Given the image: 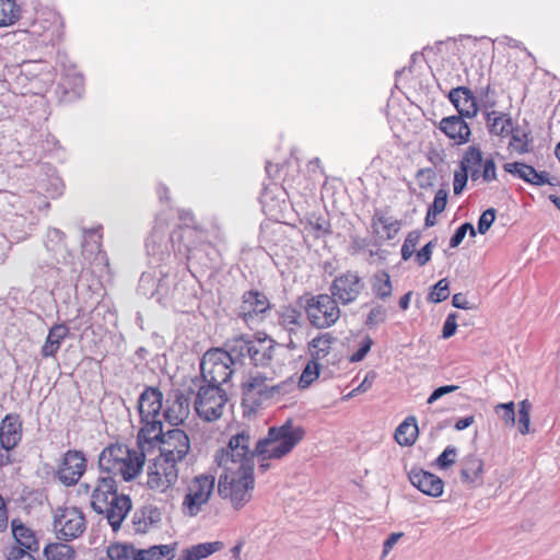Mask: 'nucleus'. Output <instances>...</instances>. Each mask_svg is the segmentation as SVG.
<instances>
[{"instance_id": "a878e982", "label": "nucleus", "mask_w": 560, "mask_h": 560, "mask_svg": "<svg viewBox=\"0 0 560 560\" xmlns=\"http://www.w3.org/2000/svg\"><path fill=\"white\" fill-rule=\"evenodd\" d=\"M121 458H128V446L125 444H112L105 447L98 457L101 475L117 476V466Z\"/></svg>"}, {"instance_id": "f257e3e1", "label": "nucleus", "mask_w": 560, "mask_h": 560, "mask_svg": "<svg viewBox=\"0 0 560 560\" xmlns=\"http://www.w3.org/2000/svg\"><path fill=\"white\" fill-rule=\"evenodd\" d=\"M304 436V428L294 424L292 419H288L279 427L269 428L267 436L259 440L253 451L254 457L258 456L260 459L259 469H268L269 464L265 463L266 460L281 459L290 454Z\"/></svg>"}, {"instance_id": "37998d69", "label": "nucleus", "mask_w": 560, "mask_h": 560, "mask_svg": "<svg viewBox=\"0 0 560 560\" xmlns=\"http://www.w3.org/2000/svg\"><path fill=\"white\" fill-rule=\"evenodd\" d=\"M65 542H51L44 549V555L47 560H73L75 550L72 546Z\"/></svg>"}, {"instance_id": "4d7b16f0", "label": "nucleus", "mask_w": 560, "mask_h": 560, "mask_svg": "<svg viewBox=\"0 0 560 560\" xmlns=\"http://www.w3.org/2000/svg\"><path fill=\"white\" fill-rule=\"evenodd\" d=\"M319 375V365L315 361H311L306 364L304 368L300 380H299V387L300 388H306L308 387Z\"/></svg>"}, {"instance_id": "72a5a7b5", "label": "nucleus", "mask_w": 560, "mask_h": 560, "mask_svg": "<svg viewBox=\"0 0 560 560\" xmlns=\"http://www.w3.org/2000/svg\"><path fill=\"white\" fill-rule=\"evenodd\" d=\"M147 252L150 256L158 257L156 260L164 261L171 257L166 252L167 243L164 231L160 226H155L145 243Z\"/></svg>"}, {"instance_id": "a211bd4d", "label": "nucleus", "mask_w": 560, "mask_h": 560, "mask_svg": "<svg viewBox=\"0 0 560 560\" xmlns=\"http://www.w3.org/2000/svg\"><path fill=\"white\" fill-rule=\"evenodd\" d=\"M190 413V397L180 389L167 394L164 402L163 418L172 425L183 423Z\"/></svg>"}, {"instance_id": "393cba45", "label": "nucleus", "mask_w": 560, "mask_h": 560, "mask_svg": "<svg viewBox=\"0 0 560 560\" xmlns=\"http://www.w3.org/2000/svg\"><path fill=\"white\" fill-rule=\"evenodd\" d=\"M464 118L453 115L444 117L439 124L440 130L456 144H465L470 139V127Z\"/></svg>"}, {"instance_id": "20e7f679", "label": "nucleus", "mask_w": 560, "mask_h": 560, "mask_svg": "<svg viewBox=\"0 0 560 560\" xmlns=\"http://www.w3.org/2000/svg\"><path fill=\"white\" fill-rule=\"evenodd\" d=\"M179 220L183 222L177 230H174L170 241L175 253L183 255L187 260L197 259L203 244L205 232L195 225V219L189 210L179 211Z\"/></svg>"}, {"instance_id": "c03bdc74", "label": "nucleus", "mask_w": 560, "mask_h": 560, "mask_svg": "<svg viewBox=\"0 0 560 560\" xmlns=\"http://www.w3.org/2000/svg\"><path fill=\"white\" fill-rule=\"evenodd\" d=\"M483 463L476 456H468L463 462L460 477L464 482L472 483L482 474Z\"/></svg>"}, {"instance_id": "4be33fe9", "label": "nucleus", "mask_w": 560, "mask_h": 560, "mask_svg": "<svg viewBox=\"0 0 560 560\" xmlns=\"http://www.w3.org/2000/svg\"><path fill=\"white\" fill-rule=\"evenodd\" d=\"M22 420L18 413H8L0 422V445L5 451L15 448L22 440Z\"/></svg>"}, {"instance_id": "58836bf2", "label": "nucleus", "mask_w": 560, "mask_h": 560, "mask_svg": "<svg viewBox=\"0 0 560 560\" xmlns=\"http://www.w3.org/2000/svg\"><path fill=\"white\" fill-rule=\"evenodd\" d=\"M371 288L373 294L377 299L385 301L390 298L393 293V285L389 273L385 270L375 272L371 280Z\"/></svg>"}, {"instance_id": "6ab92c4d", "label": "nucleus", "mask_w": 560, "mask_h": 560, "mask_svg": "<svg viewBox=\"0 0 560 560\" xmlns=\"http://www.w3.org/2000/svg\"><path fill=\"white\" fill-rule=\"evenodd\" d=\"M131 508L132 503L129 495L118 492L113 499L108 500L107 506L95 511V513L106 518L112 529L117 532L131 511Z\"/></svg>"}, {"instance_id": "bf43d9fd", "label": "nucleus", "mask_w": 560, "mask_h": 560, "mask_svg": "<svg viewBox=\"0 0 560 560\" xmlns=\"http://www.w3.org/2000/svg\"><path fill=\"white\" fill-rule=\"evenodd\" d=\"M387 317V311L382 305H376L371 308L370 313L368 314L365 325L368 327L376 326L383 322H385Z\"/></svg>"}, {"instance_id": "0eeeda50", "label": "nucleus", "mask_w": 560, "mask_h": 560, "mask_svg": "<svg viewBox=\"0 0 560 560\" xmlns=\"http://www.w3.org/2000/svg\"><path fill=\"white\" fill-rule=\"evenodd\" d=\"M234 368L224 349H209L200 361L201 382L222 386L231 378Z\"/></svg>"}, {"instance_id": "4c0bfd02", "label": "nucleus", "mask_w": 560, "mask_h": 560, "mask_svg": "<svg viewBox=\"0 0 560 560\" xmlns=\"http://www.w3.org/2000/svg\"><path fill=\"white\" fill-rule=\"evenodd\" d=\"M222 548L221 541L202 542L183 550L178 560H201Z\"/></svg>"}, {"instance_id": "473e14b6", "label": "nucleus", "mask_w": 560, "mask_h": 560, "mask_svg": "<svg viewBox=\"0 0 560 560\" xmlns=\"http://www.w3.org/2000/svg\"><path fill=\"white\" fill-rule=\"evenodd\" d=\"M12 534L16 545L14 547H22L31 551L39 550V542L36 539L35 533L21 523L19 520H13L11 523Z\"/></svg>"}, {"instance_id": "864d4df0", "label": "nucleus", "mask_w": 560, "mask_h": 560, "mask_svg": "<svg viewBox=\"0 0 560 560\" xmlns=\"http://www.w3.org/2000/svg\"><path fill=\"white\" fill-rule=\"evenodd\" d=\"M494 412L504 422L506 427H514L516 423L515 405L513 401L505 404H498L494 407Z\"/></svg>"}, {"instance_id": "f3484780", "label": "nucleus", "mask_w": 560, "mask_h": 560, "mask_svg": "<svg viewBox=\"0 0 560 560\" xmlns=\"http://www.w3.org/2000/svg\"><path fill=\"white\" fill-rule=\"evenodd\" d=\"M364 283L354 271H347L334 279L329 288L330 296L343 305L353 303L361 294Z\"/></svg>"}, {"instance_id": "b1692460", "label": "nucleus", "mask_w": 560, "mask_h": 560, "mask_svg": "<svg viewBox=\"0 0 560 560\" xmlns=\"http://www.w3.org/2000/svg\"><path fill=\"white\" fill-rule=\"evenodd\" d=\"M447 97L457 109V116L465 118H474L477 116L479 106L470 89L466 86L454 88L450 91Z\"/></svg>"}, {"instance_id": "6e6552de", "label": "nucleus", "mask_w": 560, "mask_h": 560, "mask_svg": "<svg viewBox=\"0 0 560 560\" xmlns=\"http://www.w3.org/2000/svg\"><path fill=\"white\" fill-rule=\"evenodd\" d=\"M226 401L228 394L221 386L202 383L196 394L195 410L201 419L215 421L222 416Z\"/></svg>"}, {"instance_id": "c9c22d12", "label": "nucleus", "mask_w": 560, "mask_h": 560, "mask_svg": "<svg viewBox=\"0 0 560 560\" xmlns=\"http://www.w3.org/2000/svg\"><path fill=\"white\" fill-rule=\"evenodd\" d=\"M225 353L232 359L234 366L242 365L246 359L249 360L252 351V339L237 338L226 345Z\"/></svg>"}, {"instance_id": "2f4dec72", "label": "nucleus", "mask_w": 560, "mask_h": 560, "mask_svg": "<svg viewBox=\"0 0 560 560\" xmlns=\"http://www.w3.org/2000/svg\"><path fill=\"white\" fill-rule=\"evenodd\" d=\"M69 331V327L66 324L52 325L49 328L46 340L40 349L42 357H55L59 351L62 341L68 337Z\"/></svg>"}, {"instance_id": "a18cd8bd", "label": "nucleus", "mask_w": 560, "mask_h": 560, "mask_svg": "<svg viewBox=\"0 0 560 560\" xmlns=\"http://www.w3.org/2000/svg\"><path fill=\"white\" fill-rule=\"evenodd\" d=\"M335 340L336 338L329 332L322 334L314 338L310 343L313 359H324L329 353Z\"/></svg>"}, {"instance_id": "9d476101", "label": "nucleus", "mask_w": 560, "mask_h": 560, "mask_svg": "<svg viewBox=\"0 0 560 560\" xmlns=\"http://www.w3.org/2000/svg\"><path fill=\"white\" fill-rule=\"evenodd\" d=\"M52 526L57 539L71 541L82 536L85 532V515L77 506L59 508L55 512Z\"/></svg>"}, {"instance_id": "dca6fc26", "label": "nucleus", "mask_w": 560, "mask_h": 560, "mask_svg": "<svg viewBox=\"0 0 560 560\" xmlns=\"http://www.w3.org/2000/svg\"><path fill=\"white\" fill-rule=\"evenodd\" d=\"M86 470V457L82 451H67L56 471V477L66 487L74 486L79 482Z\"/></svg>"}, {"instance_id": "e433bc0d", "label": "nucleus", "mask_w": 560, "mask_h": 560, "mask_svg": "<svg viewBox=\"0 0 560 560\" xmlns=\"http://www.w3.org/2000/svg\"><path fill=\"white\" fill-rule=\"evenodd\" d=\"M418 438V425L415 417H407L396 429L395 440L401 446L413 445Z\"/></svg>"}, {"instance_id": "6e6d98bb", "label": "nucleus", "mask_w": 560, "mask_h": 560, "mask_svg": "<svg viewBox=\"0 0 560 560\" xmlns=\"http://www.w3.org/2000/svg\"><path fill=\"white\" fill-rule=\"evenodd\" d=\"M450 296L447 279L439 280L431 289L428 300L432 303H441Z\"/></svg>"}, {"instance_id": "ea45409f", "label": "nucleus", "mask_w": 560, "mask_h": 560, "mask_svg": "<svg viewBox=\"0 0 560 560\" xmlns=\"http://www.w3.org/2000/svg\"><path fill=\"white\" fill-rule=\"evenodd\" d=\"M510 136L509 149L512 152H516L521 155L532 152L533 139L529 131L522 130L520 127H514Z\"/></svg>"}, {"instance_id": "49530a36", "label": "nucleus", "mask_w": 560, "mask_h": 560, "mask_svg": "<svg viewBox=\"0 0 560 560\" xmlns=\"http://www.w3.org/2000/svg\"><path fill=\"white\" fill-rule=\"evenodd\" d=\"M158 277L159 270L144 271L139 280L138 292L147 298H155L158 295Z\"/></svg>"}, {"instance_id": "8fccbe9b", "label": "nucleus", "mask_w": 560, "mask_h": 560, "mask_svg": "<svg viewBox=\"0 0 560 560\" xmlns=\"http://www.w3.org/2000/svg\"><path fill=\"white\" fill-rule=\"evenodd\" d=\"M483 161L482 152L479 148L471 145L465 151L463 159L459 162V167L469 173V170L480 167Z\"/></svg>"}, {"instance_id": "c85d7f7f", "label": "nucleus", "mask_w": 560, "mask_h": 560, "mask_svg": "<svg viewBox=\"0 0 560 560\" xmlns=\"http://www.w3.org/2000/svg\"><path fill=\"white\" fill-rule=\"evenodd\" d=\"M8 206L11 210L7 212H20V213H36V210H40L43 206H48L40 195L31 192L27 196H19L15 194H5L3 196Z\"/></svg>"}, {"instance_id": "412c9836", "label": "nucleus", "mask_w": 560, "mask_h": 560, "mask_svg": "<svg viewBox=\"0 0 560 560\" xmlns=\"http://www.w3.org/2000/svg\"><path fill=\"white\" fill-rule=\"evenodd\" d=\"M408 477L411 485L422 493L433 498L443 494L444 481L436 475L423 469L412 468Z\"/></svg>"}, {"instance_id": "774afa93", "label": "nucleus", "mask_w": 560, "mask_h": 560, "mask_svg": "<svg viewBox=\"0 0 560 560\" xmlns=\"http://www.w3.org/2000/svg\"><path fill=\"white\" fill-rule=\"evenodd\" d=\"M35 552L22 547H11L8 550L7 560H36L34 557Z\"/></svg>"}, {"instance_id": "f03ea898", "label": "nucleus", "mask_w": 560, "mask_h": 560, "mask_svg": "<svg viewBox=\"0 0 560 560\" xmlns=\"http://www.w3.org/2000/svg\"><path fill=\"white\" fill-rule=\"evenodd\" d=\"M162 408L164 409L162 392L155 387H145L138 399L141 428L137 442L143 450H150L152 442L161 435Z\"/></svg>"}, {"instance_id": "7c9ffc66", "label": "nucleus", "mask_w": 560, "mask_h": 560, "mask_svg": "<svg viewBox=\"0 0 560 560\" xmlns=\"http://www.w3.org/2000/svg\"><path fill=\"white\" fill-rule=\"evenodd\" d=\"M275 341L265 336L252 339V351L249 361L255 366H266L273 357Z\"/></svg>"}, {"instance_id": "39448f33", "label": "nucleus", "mask_w": 560, "mask_h": 560, "mask_svg": "<svg viewBox=\"0 0 560 560\" xmlns=\"http://www.w3.org/2000/svg\"><path fill=\"white\" fill-rule=\"evenodd\" d=\"M254 488V470L221 474L219 477V494L222 499L229 500L235 510L242 509L252 500Z\"/></svg>"}, {"instance_id": "a19ab883", "label": "nucleus", "mask_w": 560, "mask_h": 560, "mask_svg": "<svg viewBox=\"0 0 560 560\" xmlns=\"http://www.w3.org/2000/svg\"><path fill=\"white\" fill-rule=\"evenodd\" d=\"M302 314L295 307L285 306L278 312V323L289 334L295 332L301 327Z\"/></svg>"}, {"instance_id": "ddd939ff", "label": "nucleus", "mask_w": 560, "mask_h": 560, "mask_svg": "<svg viewBox=\"0 0 560 560\" xmlns=\"http://www.w3.org/2000/svg\"><path fill=\"white\" fill-rule=\"evenodd\" d=\"M178 472L177 464L158 455L149 465L147 485L155 492L166 493L176 485Z\"/></svg>"}, {"instance_id": "3c124183", "label": "nucleus", "mask_w": 560, "mask_h": 560, "mask_svg": "<svg viewBox=\"0 0 560 560\" xmlns=\"http://www.w3.org/2000/svg\"><path fill=\"white\" fill-rule=\"evenodd\" d=\"M155 513L156 511L153 509L136 511L132 517L136 530L141 533L147 532L149 526L154 523L153 514Z\"/></svg>"}, {"instance_id": "de8ad7c7", "label": "nucleus", "mask_w": 560, "mask_h": 560, "mask_svg": "<svg viewBox=\"0 0 560 560\" xmlns=\"http://www.w3.org/2000/svg\"><path fill=\"white\" fill-rule=\"evenodd\" d=\"M138 549L130 544H114L107 549V558L101 560H136Z\"/></svg>"}, {"instance_id": "5fc2aeb1", "label": "nucleus", "mask_w": 560, "mask_h": 560, "mask_svg": "<svg viewBox=\"0 0 560 560\" xmlns=\"http://www.w3.org/2000/svg\"><path fill=\"white\" fill-rule=\"evenodd\" d=\"M480 102H481V108L482 114L491 110H495L494 107L497 106V97H495V91L491 88L490 84L480 88L477 91Z\"/></svg>"}, {"instance_id": "09e8293b", "label": "nucleus", "mask_w": 560, "mask_h": 560, "mask_svg": "<svg viewBox=\"0 0 560 560\" xmlns=\"http://www.w3.org/2000/svg\"><path fill=\"white\" fill-rule=\"evenodd\" d=\"M20 18V7L15 0H0V26L13 24Z\"/></svg>"}, {"instance_id": "5701e85b", "label": "nucleus", "mask_w": 560, "mask_h": 560, "mask_svg": "<svg viewBox=\"0 0 560 560\" xmlns=\"http://www.w3.org/2000/svg\"><path fill=\"white\" fill-rule=\"evenodd\" d=\"M182 283L177 280V276L172 272L171 268L161 267L158 277V295L159 303H167L182 298Z\"/></svg>"}, {"instance_id": "1a4fd4ad", "label": "nucleus", "mask_w": 560, "mask_h": 560, "mask_svg": "<svg viewBox=\"0 0 560 560\" xmlns=\"http://www.w3.org/2000/svg\"><path fill=\"white\" fill-rule=\"evenodd\" d=\"M215 479L212 475L201 474L194 477L187 485L182 502V511L186 516H197L202 506L209 502L214 490Z\"/></svg>"}, {"instance_id": "338daca9", "label": "nucleus", "mask_w": 560, "mask_h": 560, "mask_svg": "<svg viewBox=\"0 0 560 560\" xmlns=\"http://www.w3.org/2000/svg\"><path fill=\"white\" fill-rule=\"evenodd\" d=\"M372 345H373L372 338L370 336H365L360 341L358 350L351 354L350 361L351 362L362 361L365 358V355L369 353V351L371 350Z\"/></svg>"}, {"instance_id": "69168bd1", "label": "nucleus", "mask_w": 560, "mask_h": 560, "mask_svg": "<svg viewBox=\"0 0 560 560\" xmlns=\"http://www.w3.org/2000/svg\"><path fill=\"white\" fill-rule=\"evenodd\" d=\"M65 234L59 229L52 228L47 231L46 246L50 250H56L63 243Z\"/></svg>"}, {"instance_id": "aec40b11", "label": "nucleus", "mask_w": 560, "mask_h": 560, "mask_svg": "<svg viewBox=\"0 0 560 560\" xmlns=\"http://www.w3.org/2000/svg\"><path fill=\"white\" fill-rule=\"evenodd\" d=\"M5 215L4 229L14 242L26 240L37 222L36 213L7 212Z\"/></svg>"}, {"instance_id": "4468645a", "label": "nucleus", "mask_w": 560, "mask_h": 560, "mask_svg": "<svg viewBox=\"0 0 560 560\" xmlns=\"http://www.w3.org/2000/svg\"><path fill=\"white\" fill-rule=\"evenodd\" d=\"M79 493L90 497V506L95 512L107 506L108 500L118 493V486L113 476L100 474L94 480L80 483Z\"/></svg>"}, {"instance_id": "603ef678", "label": "nucleus", "mask_w": 560, "mask_h": 560, "mask_svg": "<svg viewBox=\"0 0 560 560\" xmlns=\"http://www.w3.org/2000/svg\"><path fill=\"white\" fill-rule=\"evenodd\" d=\"M532 405L527 399L518 404L517 424L521 434L525 435L529 432Z\"/></svg>"}, {"instance_id": "680f3d73", "label": "nucleus", "mask_w": 560, "mask_h": 560, "mask_svg": "<svg viewBox=\"0 0 560 560\" xmlns=\"http://www.w3.org/2000/svg\"><path fill=\"white\" fill-rule=\"evenodd\" d=\"M435 177V171L431 167L420 168L416 174V178L418 179L420 188L432 187Z\"/></svg>"}, {"instance_id": "423d86ee", "label": "nucleus", "mask_w": 560, "mask_h": 560, "mask_svg": "<svg viewBox=\"0 0 560 560\" xmlns=\"http://www.w3.org/2000/svg\"><path fill=\"white\" fill-rule=\"evenodd\" d=\"M293 387L292 381L273 384L271 378L257 372L250 374L242 384L243 401L252 407H258L265 400L288 394Z\"/></svg>"}, {"instance_id": "e2e57ef3", "label": "nucleus", "mask_w": 560, "mask_h": 560, "mask_svg": "<svg viewBox=\"0 0 560 560\" xmlns=\"http://www.w3.org/2000/svg\"><path fill=\"white\" fill-rule=\"evenodd\" d=\"M457 451L454 446L448 445L436 458L440 468L445 469L455 463Z\"/></svg>"}, {"instance_id": "052dcab7", "label": "nucleus", "mask_w": 560, "mask_h": 560, "mask_svg": "<svg viewBox=\"0 0 560 560\" xmlns=\"http://www.w3.org/2000/svg\"><path fill=\"white\" fill-rule=\"evenodd\" d=\"M495 214H497V211L494 208H489L481 213V215L479 217V220H478V225H477L478 232L480 234H486L489 231V229L491 228V225L493 224V222L495 220Z\"/></svg>"}, {"instance_id": "cd10ccee", "label": "nucleus", "mask_w": 560, "mask_h": 560, "mask_svg": "<svg viewBox=\"0 0 560 560\" xmlns=\"http://www.w3.org/2000/svg\"><path fill=\"white\" fill-rule=\"evenodd\" d=\"M503 168L505 172L517 176L528 184L535 186H544L547 184L552 185L547 172H537L532 165L521 162H512L504 164Z\"/></svg>"}, {"instance_id": "0e129e2a", "label": "nucleus", "mask_w": 560, "mask_h": 560, "mask_svg": "<svg viewBox=\"0 0 560 560\" xmlns=\"http://www.w3.org/2000/svg\"><path fill=\"white\" fill-rule=\"evenodd\" d=\"M447 203V191L445 189H439L434 196L432 205L428 208L432 214L442 213Z\"/></svg>"}, {"instance_id": "13d9d810", "label": "nucleus", "mask_w": 560, "mask_h": 560, "mask_svg": "<svg viewBox=\"0 0 560 560\" xmlns=\"http://www.w3.org/2000/svg\"><path fill=\"white\" fill-rule=\"evenodd\" d=\"M420 232L411 231L406 236L404 244L401 246V258L404 260H408L415 254L416 247L420 241Z\"/></svg>"}, {"instance_id": "7ed1b4c3", "label": "nucleus", "mask_w": 560, "mask_h": 560, "mask_svg": "<svg viewBox=\"0 0 560 560\" xmlns=\"http://www.w3.org/2000/svg\"><path fill=\"white\" fill-rule=\"evenodd\" d=\"M215 463L222 474H240L254 470V453L250 451V435L242 431L233 435L225 448L215 454Z\"/></svg>"}, {"instance_id": "f8f14e48", "label": "nucleus", "mask_w": 560, "mask_h": 560, "mask_svg": "<svg viewBox=\"0 0 560 560\" xmlns=\"http://www.w3.org/2000/svg\"><path fill=\"white\" fill-rule=\"evenodd\" d=\"M304 308L311 325L319 329L332 326L340 318L337 301L329 294L311 296Z\"/></svg>"}, {"instance_id": "2eb2a0df", "label": "nucleus", "mask_w": 560, "mask_h": 560, "mask_svg": "<svg viewBox=\"0 0 560 560\" xmlns=\"http://www.w3.org/2000/svg\"><path fill=\"white\" fill-rule=\"evenodd\" d=\"M270 301L267 295L257 290H249L243 293L237 315L249 327L259 324L265 314L270 310Z\"/></svg>"}, {"instance_id": "79ce46f5", "label": "nucleus", "mask_w": 560, "mask_h": 560, "mask_svg": "<svg viewBox=\"0 0 560 560\" xmlns=\"http://www.w3.org/2000/svg\"><path fill=\"white\" fill-rule=\"evenodd\" d=\"M42 63L34 60L22 62L15 68L16 83L25 86L27 82L32 83L40 73Z\"/></svg>"}, {"instance_id": "c756f323", "label": "nucleus", "mask_w": 560, "mask_h": 560, "mask_svg": "<svg viewBox=\"0 0 560 560\" xmlns=\"http://www.w3.org/2000/svg\"><path fill=\"white\" fill-rule=\"evenodd\" d=\"M483 118L491 136L506 138L513 131V121L508 113L491 110L485 113Z\"/></svg>"}, {"instance_id": "9b49d317", "label": "nucleus", "mask_w": 560, "mask_h": 560, "mask_svg": "<svg viewBox=\"0 0 560 560\" xmlns=\"http://www.w3.org/2000/svg\"><path fill=\"white\" fill-rule=\"evenodd\" d=\"M159 446V456L168 459L175 464L185 460L190 452V439L182 429H172L167 432H161V435L154 440L150 446V451Z\"/></svg>"}, {"instance_id": "f704fd0d", "label": "nucleus", "mask_w": 560, "mask_h": 560, "mask_svg": "<svg viewBox=\"0 0 560 560\" xmlns=\"http://www.w3.org/2000/svg\"><path fill=\"white\" fill-rule=\"evenodd\" d=\"M176 545H154L147 549H138L136 560H173Z\"/></svg>"}, {"instance_id": "bb28decb", "label": "nucleus", "mask_w": 560, "mask_h": 560, "mask_svg": "<svg viewBox=\"0 0 560 560\" xmlns=\"http://www.w3.org/2000/svg\"><path fill=\"white\" fill-rule=\"evenodd\" d=\"M138 448L131 450L128 447V458H121L117 466V476H120L125 481L132 480L141 472L145 453L150 452V450H143L139 444Z\"/></svg>"}]
</instances>
